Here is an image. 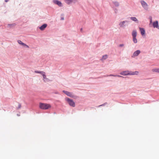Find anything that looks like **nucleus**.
I'll use <instances>...</instances> for the list:
<instances>
[{
	"label": "nucleus",
	"instance_id": "5",
	"mask_svg": "<svg viewBox=\"0 0 159 159\" xmlns=\"http://www.w3.org/2000/svg\"><path fill=\"white\" fill-rule=\"evenodd\" d=\"M53 2L54 4L57 5L59 7H62V4L61 1H59L57 0H53Z\"/></svg>",
	"mask_w": 159,
	"mask_h": 159
},
{
	"label": "nucleus",
	"instance_id": "6",
	"mask_svg": "<svg viewBox=\"0 0 159 159\" xmlns=\"http://www.w3.org/2000/svg\"><path fill=\"white\" fill-rule=\"evenodd\" d=\"M141 52L140 50H137L135 51L133 55L131 57H137L138 56L139 54Z\"/></svg>",
	"mask_w": 159,
	"mask_h": 159
},
{
	"label": "nucleus",
	"instance_id": "2",
	"mask_svg": "<svg viewBox=\"0 0 159 159\" xmlns=\"http://www.w3.org/2000/svg\"><path fill=\"white\" fill-rule=\"evenodd\" d=\"M65 100L68 102L70 106L73 107H75V103L72 99L67 98H65Z\"/></svg>",
	"mask_w": 159,
	"mask_h": 159
},
{
	"label": "nucleus",
	"instance_id": "19",
	"mask_svg": "<svg viewBox=\"0 0 159 159\" xmlns=\"http://www.w3.org/2000/svg\"><path fill=\"white\" fill-rule=\"evenodd\" d=\"M16 25V24L15 23H13L11 24H8V27H12L15 26Z\"/></svg>",
	"mask_w": 159,
	"mask_h": 159
},
{
	"label": "nucleus",
	"instance_id": "29",
	"mask_svg": "<svg viewBox=\"0 0 159 159\" xmlns=\"http://www.w3.org/2000/svg\"><path fill=\"white\" fill-rule=\"evenodd\" d=\"M104 106V104H103L100 105H99L98 106V107H101V106Z\"/></svg>",
	"mask_w": 159,
	"mask_h": 159
},
{
	"label": "nucleus",
	"instance_id": "33",
	"mask_svg": "<svg viewBox=\"0 0 159 159\" xmlns=\"http://www.w3.org/2000/svg\"><path fill=\"white\" fill-rule=\"evenodd\" d=\"M150 19V22H152V19L151 17V19Z\"/></svg>",
	"mask_w": 159,
	"mask_h": 159
},
{
	"label": "nucleus",
	"instance_id": "36",
	"mask_svg": "<svg viewBox=\"0 0 159 159\" xmlns=\"http://www.w3.org/2000/svg\"><path fill=\"white\" fill-rule=\"evenodd\" d=\"M157 73H159V68H158V72Z\"/></svg>",
	"mask_w": 159,
	"mask_h": 159
},
{
	"label": "nucleus",
	"instance_id": "1",
	"mask_svg": "<svg viewBox=\"0 0 159 159\" xmlns=\"http://www.w3.org/2000/svg\"><path fill=\"white\" fill-rule=\"evenodd\" d=\"M39 107L41 109L46 110L51 108V106L49 104L40 103Z\"/></svg>",
	"mask_w": 159,
	"mask_h": 159
},
{
	"label": "nucleus",
	"instance_id": "20",
	"mask_svg": "<svg viewBox=\"0 0 159 159\" xmlns=\"http://www.w3.org/2000/svg\"><path fill=\"white\" fill-rule=\"evenodd\" d=\"M133 40L134 43H137V40L136 38V37H133Z\"/></svg>",
	"mask_w": 159,
	"mask_h": 159
},
{
	"label": "nucleus",
	"instance_id": "18",
	"mask_svg": "<svg viewBox=\"0 0 159 159\" xmlns=\"http://www.w3.org/2000/svg\"><path fill=\"white\" fill-rule=\"evenodd\" d=\"M113 3L116 7H118L119 6V3L117 1H114L113 2Z\"/></svg>",
	"mask_w": 159,
	"mask_h": 159
},
{
	"label": "nucleus",
	"instance_id": "27",
	"mask_svg": "<svg viewBox=\"0 0 159 159\" xmlns=\"http://www.w3.org/2000/svg\"><path fill=\"white\" fill-rule=\"evenodd\" d=\"M124 46V44H120L119 46V47H123Z\"/></svg>",
	"mask_w": 159,
	"mask_h": 159
},
{
	"label": "nucleus",
	"instance_id": "21",
	"mask_svg": "<svg viewBox=\"0 0 159 159\" xmlns=\"http://www.w3.org/2000/svg\"><path fill=\"white\" fill-rule=\"evenodd\" d=\"M66 2L68 4H70L72 2V0H65Z\"/></svg>",
	"mask_w": 159,
	"mask_h": 159
},
{
	"label": "nucleus",
	"instance_id": "37",
	"mask_svg": "<svg viewBox=\"0 0 159 159\" xmlns=\"http://www.w3.org/2000/svg\"><path fill=\"white\" fill-rule=\"evenodd\" d=\"M17 116H20V115H18V114H17Z\"/></svg>",
	"mask_w": 159,
	"mask_h": 159
},
{
	"label": "nucleus",
	"instance_id": "16",
	"mask_svg": "<svg viewBox=\"0 0 159 159\" xmlns=\"http://www.w3.org/2000/svg\"><path fill=\"white\" fill-rule=\"evenodd\" d=\"M42 75L43 77V80L44 81H48V79L46 78V76L45 75V73L44 72V74H43Z\"/></svg>",
	"mask_w": 159,
	"mask_h": 159
},
{
	"label": "nucleus",
	"instance_id": "13",
	"mask_svg": "<svg viewBox=\"0 0 159 159\" xmlns=\"http://www.w3.org/2000/svg\"><path fill=\"white\" fill-rule=\"evenodd\" d=\"M139 30L141 32V34L143 36L145 34V30L144 28H139Z\"/></svg>",
	"mask_w": 159,
	"mask_h": 159
},
{
	"label": "nucleus",
	"instance_id": "12",
	"mask_svg": "<svg viewBox=\"0 0 159 159\" xmlns=\"http://www.w3.org/2000/svg\"><path fill=\"white\" fill-rule=\"evenodd\" d=\"M47 25L46 24H44L42 25L39 27V29L42 31L43 30L45 29L47 27Z\"/></svg>",
	"mask_w": 159,
	"mask_h": 159
},
{
	"label": "nucleus",
	"instance_id": "8",
	"mask_svg": "<svg viewBox=\"0 0 159 159\" xmlns=\"http://www.w3.org/2000/svg\"><path fill=\"white\" fill-rule=\"evenodd\" d=\"M153 25L154 28H156L158 29H159L158 23L157 21H156L155 22H154L153 23Z\"/></svg>",
	"mask_w": 159,
	"mask_h": 159
},
{
	"label": "nucleus",
	"instance_id": "32",
	"mask_svg": "<svg viewBox=\"0 0 159 159\" xmlns=\"http://www.w3.org/2000/svg\"><path fill=\"white\" fill-rule=\"evenodd\" d=\"M9 1V0H5V2H7Z\"/></svg>",
	"mask_w": 159,
	"mask_h": 159
},
{
	"label": "nucleus",
	"instance_id": "3",
	"mask_svg": "<svg viewBox=\"0 0 159 159\" xmlns=\"http://www.w3.org/2000/svg\"><path fill=\"white\" fill-rule=\"evenodd\" d=\"M129 21L127 20H125L121 21L119 23V25L120 28H124L127 25V23H128Z\"/></svg>",
	"mask_w": 159,
	"mask_h": 159
},
{
	"label": "nucleus",
	"instance_id": "11",
	"mask_svg": "<svg viewBox=\"0 0 159 159\" xmlns=\"http://www.w3.org/2000/svg\"><path fill=\"white\" fill-rule=\"evenodd\" d=\"M63 92L65 93L67 95L70 97H71V96H72V93H71L65 90H63Z\"/></svg>",
	"mask_w": 159,
	"mask_h": 159
},
{
	"label": "nucleus",
	"instance_id": "28",
	"mask_svg": "<svg viewBox=\"0 0 159 159\" xmlns=\"http://www.w3.org/2000/svg\"><path fill=\"white\" fill-rule=\"evenodd\" d=\"M117 9H115V13H117Z\"/></svg>",
	"mask_w": 159,
	"mask_h": 159
},
{
	"label": "nucleus",
	"instance_id": "10",
	"mask_svg": "<svg viewBox=\"0 0 159 159\" xmlns=\"http://www.w3.org/2000/svg\"><path fill=\"white\" fill-rule=\"evenodd\" d=\"M17 42L19 44H21L23 46H25V47L27 48H29V47L28 45H27L25 43L22 42V41L20 40H18L17 41Z\"/></svg>",
	"mask_w": 159,
	"mask_h": 159
},
{
	"label": "nucleus",
	"instance_id": "15",
	"mask_svg": "<svg viewBox=\"0 0 159 159\" xmlns=\"http://www.w3.org/2000/svg\"><path fill=\"white\" fill-rule=\"evenodd\" d=\"M130 19L132 20L135 22H136L138 23V19L136 18V17H130Z\"/></svg>",
	"mask_w": 159,
	"mask_h": 159
},
{
	"label": "nucleus",
	"instance_id": "17",
	"mask_svg": "<svg viewBox=\"0 0 159 159\" xmlns=\"http://www.w3.org/2000/svg\"><path fill=\"white\" fill-rule=\"evenodd\" d=\"M107 76H114V77H124L120 75H112V74H110L109 75H107Z\"/></svg>",
	"mask_w": 159,
	"mask_h": 159
},
{
	"label": "nucleus",
	"instance_id": "30",
	"mask_svg": "<svg viewBox=\"0 0 159 159\" xmlns=\"http://www.w3.org/2000/svg\"><path fill=\"white\" fill-rule=\"evenodd\" d=\"M61 20H64V18L63 17H61Z\"/></svg>",
	"mask_w": 159,
	"mask_h": 159
},
{
	"label": "nucleus",
	"instance_id": "22",
	"mask_svg": "<svg viewBox=\"0 0 159 159\" xmlns=\"http://www.w3.org/2000/svg\"><path fill=\"white\" fill-rule=\"evenodd\" d=\"M34 72L35 73H40V74H41L42 75L43 74H44V72L43 71H35Z\"/></svg>",
	"mask_w": 159,
	"mask_h": 159
},
{
	"label": "nucleus",
	"instance_id": "31",
	"mask_svg": "<svg viewBox=\"0 0 159 159\" xmlns=\"http://www.w3.org/2000/svg\"><path fill=\"white\" fill-rule=\"evenodd\" d=\"M54 93H55V94H58V93H58V92H57V91H56V92H55Z\"/></svg>",
	"mask_w": 159,
	"mask_h": 159
},
{
	"label": "nucleus",
	"instance_id": "25",
	"mask_svg": "<svg viewBox=\"0 0 159 159\" xmlns=\"http://www.w3.org/2000/svg\"><path fill=\"white\" fill-rule=\"evenodd\" d=\"M71 97L75 99L77 98H78V96L75 95H73V94H72V96H71Z\"/></svg>",
	"mask_w": 159,
	"mask_h": 159
},
{
	"label": "nucleus",
	"instance_id": "24",
	"mask_svg": "<svg viewBox=\"0 0 159 159\" xmlns=\"http://www.w3.org/2000/svg\"><path fill=\"white\" fill-rule=\"evenodd\" d=\"M158 68L153 69L152 70V71L153 72H157Z\"/></svg>",
	"mask_w": 159,
	"mask_h": 159
},
{
	"label": "nucleus",
	"instance_id": "26",
	"mask_svg": "<svg viewBox=\"0 0 159 159\" xmlns=\"http://www.w3.org/2000/svg\"><path fill=\"white\" fill-rule=\"evenodd\" d=\"M21 107V105L20 103H19L18 107L17 108V109H19Z\"/></svg>",
	"mask_w": 159,
	"mask_h": 159
},
{
	"label": "nucleus",
	"instance_id": "9",
	"mask_svg": "<svg viewBox=\"0 0 159 159\" xmlns=\"http://www.w3.org/2000/svg\"><path fill=\"white\" fill-rule=\"evenodd\" d=\"M129 70L122 71L120 72V74L123 75H128Z\"/></svg>",
	"mask_w": 159,
	"mask_h": 159
},
{
	"label": "nucleus",
	"instance_id": "14",
	"mask_svg": "<svg viewBox=\"0 0 159 159\" xmlns=\"http://www.w3.org/2000/svg\"><path fill=\"white\" fill-rule=\"evenodd\" d=\"M137 33L136 30H133L132 33V35L133 37H136L137 36Z\"/></svg>",
	"mask_w": 159,
	"mask_h": 159
},
{
	"label": "nucleus",
	"instance_id": "23",
	"mask_svg": "<svg viewBox=\"0 0 159 159\" xmlns=\"http://www.w3.org/2000/svg\"><path fill=\"white\" fill-rule=\"evenodd\" d=\"M107 58V55H105L102 56V59L105 60Z\"/></svg>",
	"mask_w": 159,
	"mask_h": 159
},
{
	"label": "nucleus",
	"instance_id": "35",
	"mask_svg": "<svg viewBox=\"0 0 159 159\" xmlns=\"http://www.w3.org/2000/svg\"><path fill=\"white\" fill-rule=\"evenodd\" d=\"M82 30H83V29H82V28H81V29H80V31H81V32H82Z\"/></svg>",
	"mask_w": 159,
	"mask_h": 159
},
{
	"label": "nucleus",
	"instance_id": "7",
	"mask_svg": "<svg viewBox=\"0 0 159 159\" xmlns=\"http://www.w3.org/2000/svg\"><path fill=\"white\" fill-rule=\"evenodd\" d=\"M139 72L138 71H132L129 70L128 75H138Z\"/></svg>",
	"mask_w": 159,
	"mask_h": 159
},
{
	"label": "nucleus",
	"instance_id": "34",
	"mask_svg": "<svg viewBox=\"0 0 159 159\" xmlns=\"http://www.w3.org/2000/svg\"><path fill=\"white\" fill-rule=\"evenodd\" d=\"M103 104H104V106H105V105H106L107 104V102H105V103H104Z\"/></svg>",
	"mask_w": 159,
	"mask_h": 159
},
{
	"label": "nucleus",
	"instance_id": "4",
	"mask_svg": "<svg viewBox=\"0 0 159 159\" xmlns=\"http://www.w3.org/2000/svg\"><path fill=\"white\" fill-rule=\"evenodd\" d=\"M140 2L143 8L145 10H147L148 9V5L147 3L143 0H141Z\"/></svg>",
	"mask_w": 159,
	"mask_h": 159
}]
</instances>
